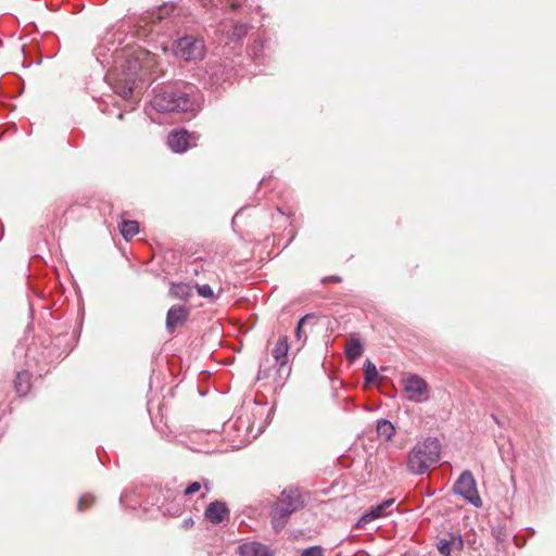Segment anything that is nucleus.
Here are the masks:
<instances>
[{"instance_id": "27", "label": "nucleus", "mask_w": 556, "mask_h": 556, "mask_svg": "<svg viewBox=\"0 0 556 556\" xmlns=\"http://www.w3.org/2000/svg\"><path fill=\"white\" fill-rule=\"evenodd\" d=\"M135 494L134 492H130V491H124L121 496H119V502L125 505V506H129L131 508H136V506L139 504L138 501H134L130 500L131 495Z\"/></svg>"}, {"instance_id": "16", "label": "nucleus", "mask_w": 556, "mask_h": 556, "mask_svg": "<svg viewBox=\"0 0 556 556\" xmlns=\"http://www.w3.org/2000/svg\"><path fill=\"white\" fill-rule=\"evenodd\" d=\"M31 375L28 370L18 371L14 381V389L20 396L26 395L31 388Z\"/></svg>"}, {"instance_id": "30", "label": "nucleus", "mask_w": 556, "mask_h": 556, "mask_svg": "<svg viewBox=\"0 0 556 556\" xmlns=\"http://www.w3.org/2000/svg\"><path fill=\"white\" fill-rule=\"evenodd\" d=\"M302 556H324V549L319 545L311 546L303 549Z\"/></svg>"}, {"instance_id": "20", "label": "nucleus", "mask_w": 556, "mask_h": 556, "mask_svg": "<svg viewBox=\"0 0 556 556\" xmlns=\"http://www.w3.org/2000/svg\"><path fill=\"white\" fill-rule=\"evenodd\" d=\"M377 432L383 440L389 441L395 432V426L390 419H377Z\"/></svg>"}, {"instance_id": "2", "label": "nucleus", "mask_w": 556, "mask_h": 556, "mask_svg": "<svg viewBox=\"0 0 556 556\" xmlns=\"http://www.w3.org/2000/svg\"><path fill=\"white\" fill-rule=\"evenodd\" d=\"M143 36L149 34H170L181 26L180 9L165 3L146 12L138 21Z\"/></svg>"}, {"instance_id": "19", "label": "nucleus", "mask_w": 556, "mask_h": 556, "mask_svg": "<svg viewBox=\"0 0 556 556\" xmlns=\"http://www.w3.org/2000/svg\"><path fill=\"white\" fill-rule=\"evenodd\" d=\"M191 287L184 282H174L169 289L170 296L179 300H187L191 295Z\"/></svg>"}, {"instance_id": "37", "label": "nucleus", "mask_w": 556, "mask_h": 556, "mask_svg": "<svg viewBox=\"0 0 556 556\" xmlns=\"http://www.w3.org/2000/svg\"><path fill=\"white\" fill-rule=\"evenodd\" d=\"M204 486H205L206 491H208V490H210L208 482H205V483H204Z\"/></svg>"}, {"instance_id": "21", "label": "nucleus", "mask_w": 556, "mask_h": 556, "mask_svg": "<svg viewBox=\"0 0 556 556\" xmlns=\"http://www.w3.org/2000/svg\"><path fill=\"white\" fill-rule=\"evenodd\" d=\"M119 229L123 238L129 241L139 232V223L136 220H123Z\"/></svg>"}, {"instance_id": "31", "label": "nucleus", "mask_w": 556, "mask_h": 556, "mask_svg": "<svg viewBox=\"0 0 556 556\" xmlns=\"http://www.w3.org/2000/svg\"><path fill=\"white\" fill-rule=\"evenodd\" d=\"M452 549L462 551L464 548V540L460 535H453L450 539Z\"/></svg>"}, {"instance_id": "10", "label": "nucleus", "mask_w": 556, "mask_h": 556, "mask_svg": "<svg viewBox=\"0 0 556 556\" xmlns=\"http://www.w3.org/2000/svg\"><path fill=\"white\" fill-rule=\"evenodd\" d=\"M152 426L160 435L168 441L184 442V434L179 432L178 419H151Z\"/></svg>"}, {"instance_id": "26", "label": "nucleus", "mask_w": 556, "mask_h": 556, "mask_svg": "<svg viewBox=\"0 0 556 556\" xmlns=\"http://www.w3.org/2000/svg\"><path fill=\"white\" fill-rule=\"evenodd\" d=\"M311 318H313V315L307 314V315L303 316V317L298 321V325H296V328H295V337H296V339H298L299 341H302V340L304 341V340H306V336H304V334H303V330H302V329H303L304 324H305L308 319H311Z\"/></svg>"}, {"instance_id": "33", "label": "nucleus", "mask_w": 556, "mask_h": 556, "mask_svg": "<svg viewBox=\"0 0 556 556\" xmlns=\"http://www.w3.org/2000/svg\"><path fill=\"white\" fill-rule=\"evenodd\" d=\"M93 502V497L90 496V495H83L80 498H79V502H78V510H84L86 509L87 507H89L91 505V503Z\"/></svg>"}, {"instance_id": "12", "label": "nucleus", "mask_w": 556, "mask_h": 556, "mask_svg": "<svg viewBox=\"0 0 556 556\" xmlns=\"http://www.w3.org/2000/svg\"><path fill=\"white\" fill-rule=\"evenodd\" d=\"M229 509L226 503L222 501L211 502L205 511L204 518L213 525L222 523L229 516Z\"/></svg>"}, {"instance_id": "22", "label": "nucleus", "mask_w": 556, "mask_h": 556, "mask_svg": "<svg viewBox=\"0 0 556 556\" xmlns=\"http://www.w3.org/2000/svg\"><path fill=\"white\" fill-rule=\"evenodd\" d=\"M364 376L366 384L374 382L378 377L376 365L370 361H366L364 364Z\"/></svg>"}, {"instance_id": "6", "label": "nucleus", "mask_w": 556, "mask_h": 556, "mask_svg": "<svg viewBox=\"0 0 556 556\" xmlns=\"http://www.w3.org/2000/svg\"><path fill=\"white\" fill-rule=\"evenodd\" d=\"M172 50L176 58L186 62L200 61L205 55L203 40L193 36H184L175 40Z\"/></svg>"}, {"instance_id": "23", "label": "nucleus", "mask_w": 556, "mask_h": 556, "mask_svg": "<svg viewBox=\"0 0 556 556\" xmlns=\"http://www.w3.org/2000/svg\"><path fill=\"white\" fill-rule=\"evenodd\" d=\"M249 29L250 25L248 23H237L233 26L231 38L239 40L248 34Z\"/></svg>"}, {"instance_id": "14", "label": "nucleus", "mask_w": 556, "mask_h": 556, "mask_svg": "<svg viewBox=\"0 0 556 556\" xmlns=\"http://www.w3.org/2000/svg\"><path fill=\"white\" fill-rule=\"evenodd\" d=\"M289 352V344L286 337H281L278 339V341L275 344V348L273 350V356L276 361V363L279 365L278 372L281 375L283 371H287L289 374V368H287V364L289 361L288 357Z\"/></svg>"}, {"instance_id": "29", "label": "nucleus", "mask_w": 556, "mask_h": 556, "mask_svg": "<svg viewBox=\"0 0 556 556\" xmlns=\"http://www.w3.org/2000/svg\"><path fill=\"white\" fill-rule=\"evenodd\" d=\"M492 535L497 542H504L507 538L505 527L497 526L492 528Z\"/></svg>"}, {"instance_id": "39", "label": "nucleus", "mask_w": 556, "mask_h": 556, "mask_svg": "<svg viewBox=\"0 0 556 556\" xmlns=\"http://www.w3.org/2000/svg\"><path fill=\"white\" fill-rule=\"evenodd\" d=\"M332 279H333L334 281H339V280H340V278H339V277H332Z\"/></svg>"}, {"instance_id": "3", "label": "nucleus", "mask_w": 556, "mask_h": 556, "mask_svg": "<svg viewBox=\"0 0 556 556\" xmlns=\"http://www.w3.org/2000/svg\"><path fill=\"white\" fill-rule=\"evenodd\" d=\"M441 443L435 437L418 442L409 452L407 469L414 475H424L440 460Z\"/></svg>"}, {"instance_id": "18", "label": "nucleus", "mask_w": 556, "mask_h": 556, "mask_svg": "<svg viewBox=\"0 0 556 556\" xmlns=\"http://www.w3.org/2000/svg\"><path fill=\"white\" fill-rule=\"evenodd\" d=\"M363 344L358 339L351 338L345 348V356L349 361L353 362L363 354Z\"/></svg>"}, {"instance_id": "25", "label": "nucleus", "mask_w": 556, "mask_h": 556, "mask_svg": "<svg viewBox=\"0 0 556 556\" xmlns=\"http://www.w3.org/2000/svg\"><path fill=\"white\" fill-rule=\"evenodd\" d=\"M127 68L130 71V74H135L138 70H140L142 65V61L139 56L130 55L126 60Z\"/></svg>"}, {"instance_id": "5", "label": "nucleus", "mask_w": 556, "mask_h": 556, "mask_svg": "<svg viewBox=\"0 0 556 556\" xmlns=\"http://www.w3.org/2000/svg\"><path fill=\"white\" fill-rule=\"evenodd\" d=\"M304 506V501L298 490H285L276 502L271 511V523L276 531H280L288 518Z\"/></svg>"}, {"instance_id": "28", "label": "nucleus", "mask_w": 556, "mask_h": 556, "mask_svg": "<svg viewBox=\"0 0 556 556\" xmlns=\"http://www.w3.org/2000/svg\"><path fill=\"white\" fill-rule=\"evenodd\" d=\"M437 547H438V551L444 555V556H450L451 555V552H452V545H451V542L450 540H446V539H442L438 542L437 544Z\"/></svg>"}, {"instance_id": "24", "label": "nucleus", "mask_w": 556, "mask_h": 556, "mask_svg": "<svg viewBox=\"0 0 556 556\" xmlns=\"http://www.w3.org/2000/svg\"><path fill=\"white\" fill-rule=\"evenodd\" d=\"M195 288H197V292L200 296L210 299V300L215 299V293L210 285H207V283L195 285Z\"/></svg>"}, {"instance_id": "1", "label": "nucleus", "mask_w": 556, "mask_h": 556, "mask_svg": "<svg viewBox=\"0 0 556 556\" xmlns=\"http://www.w3.org/2000/svg\"><path fill=\"white\" fill-rule=\"evenodd\" d=\"M198 88L189 83H177L157 91L151 100V109L159 113L194 112L201 106Z\"/></svg>"}, {"instance_id": "9", "label": "nucleus", "mask_w": 556, "mask_h": 556, "mask_svg": "<svg viewBox=\"0 0 556 556\" xmlns=\"http://www.w3.org/2000/svg\"><path fill=\"white\" fill-rule=\"evenodd\" d=\"M198 139L199 136L197 134L180 129L169 132L167 143L173 152L182 153L190 147L195 146Z\"/></svg>"}, {"instance_id": "11", "label": "nucleus", "mask_w": 556, "mask_h": 556, "mask_svg": "<svg viewBox=\"0 0 556 556\" xmlns=\"http://www.w3.org/2000/svg\"><path fill=\"white\" fill-rule=\"evenodd\" d=\"M189 308L182 305L172 306L166 315V329L168 332H174L176 328L182 326L189 315Z\"/></svg>"}, {"instance_id": "32", "label": "nucleus", "mask_w": 556, "mask_h": 556, "mask_svg": "<svg viewBox=\"0 0 556 556\" xmlns=\"http://www.w3.org/2000/svg\"><path fill=\"white\" fill-rule=\"evenodd\" d=\"M201 486H202V485H201V482H199V481H193V482H191V483H189V484L187 485V488H186V489H185V491H184V494H185V495H187V496H188V495H192V494H194L195 492L200 491V490H201Z\"/></svg>"}, {"instance_id": "8", "label": "nucleus", "mask_w": 556, "mask_h": 556, "mask_svg": "<svg viewBox=\"0 0 556 556\" xmlns=\"http://www.w3.org/2000/svg\"><path fill=\"white\" fill-rule=\"evenodd\" d=\"M403 386L408 400L417 403L428 400L429 387L420 376L409 375L403 380Z\"/></svg>"}, {"instance_id": "7", "label": "nucleus", "mask_w": 556, "mask_h": 556, "mask_svg": "<svg viewBox=\"0 0 556 556\" xmlns=\"http://www.w3.org/2000/svg\"><path fill=\"white\" fill-rule=\"evenodd\" d=\"M455 494L472 504L475 507L482 506V500L478 493L476 480L469 470H465L453 485Z\"/></svg>"}, {"instance_id": "35", "label": "nucleus", "mask_w": 556, "mask_h": 556, "mask_svg": "<svg viewBox=\"0 0 556 556\" xmlns=\"http://www.w3.org/2000/svg\"><path fill=\"white\" fill-rule=\"evenodd\" d=\"M192 526H193V520H192V518H187V519H185V520H184V527H185V528H190V527H192Z\"/></svg>"}, {"instance_id": "13", "label": "nucleus", "mask_w": 556, "mask_h": 556, "mask_svg": "<svg viewBox=\"0 0 556 556\" xmlns=\"http://www.w3.org/2000/svg\"><path fill=\"white\" fill-rule=\"evenodd\" d=\"M237 553L240 556H275V551L268 545L257 541H249L240 544Z\"/></svg>"}, {"instance_id": "36", "label": "nucleus", "mask_w": 556, "mask_h": 556, "mask_svg": "<svg viewBox=\"0 0 556 556\" xmlns=\"http://www.w3.org/2000/svg\"><path fill=\"white\" fill-rule=\"evenodd\" d=\"M528 531H529V533H530L531 535H533V534L535 533V531H534V529H533V528H529V529H528Z\"/></svg>"}, {"instance_id": "15", "label": "nucleus", "mask_w": 556, "mask_h": 556, "mask_svg": "<svg viewBox=\"0 0 556 556\" xmlns=\"http://www.w3.org/2000/svg\"><path fill=\"white\" fill-rule=\"evenodd\" d=\"M394 504L393 498L386 500L378 504L377 506L370 507L366 510L359 518V523L367 525L380 517L388 515V509Z\"/></svg>"}, {"instance_id": "34", "label": "nucleus", "mask_w": 556, "mask_h": 556, "mask_svg": "<svg viewBox=\"0 0 556 556\" xmlns=\"http://www.w3.org/2000/svg\"><path fill=\"white\" fill-rule=\"evenodd\" d=\"M116 92L119 93L122 98L127 99L132 94V87L123 86L119 90H116Z\"/></svg>"}, {"instance_id": "4", "label": "nucleus", "mask_w": 556, "mask_h": 556, "mask_svg": "<svg viewBox=\"0 0 556 556\" xmlns=\"http://www.w3.org/2000/svg\"><path fill=\"white\" fill-rule=\"evenodd\" d=\"M268 426V419H226L223 430L233 447H241L254 441Z\"/></svg>"}, {"instance_id": "17", "label": "nucleus", "mask_w": 556, "mask_h": 556, "mask_svg": "<svg viewBox=\"0 0 556 556\" xmlns=\"http://www.w3.org/2000/svg\"><path fill=\"white\" fill-rule=\"evenodd\" d=\"M219 4L223 10L230 9L243 15L252 12V4L248 3V0H220Z\"/></svg>"}, {"instance_id": "38", "label": "nucleus", "mask_w": 556, "mask_h": 556, "mask_svg": "<svg viewBox=\"0 0 556 556\" xmlns=\"http://www.w3.org/2000/svg\"><path fill=\"white\" fill-rule=\"evenodd\" d=\"M495 420H496V422H497V425H498V426H502V425H503V424H502V421H501V419H495Z\"/></svg>"}]
</instances>
